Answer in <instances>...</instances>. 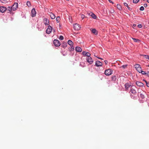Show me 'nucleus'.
Instances as JSON below:
<instances>
[{
  "mask_svg": "<svg viewBox=\"0 0 149 149\" xmlns=\"http://www.w3.org/2000/svg\"><path fill=\"white\" fill-rule=\"evenodd\" d=\"M82 54L84 56H87V57L90 56L91 55V54L89 52L85 51H83L82 52Z\"/></svg>",
  "mask_w": 149,
  "mask_h": 149,
  "instance_id": "423d86ee",
  "label": "nucleus"
},
{
  "mask_svg": "<svg viewBox=\"0 0 149 149\" xmlns=\"http://www.w3.org/2000/svg\"><path fill=\"white\" fill-rule=\"evenodd\" d=\"M148 66L149 67V65H148Z\"/></svg>",
  "mask_w": 149,
  "mask_h": 149,
  "instance_id": "864d4df0",
  "label": "nucleus"
},
{
  "mask_svg": "<svg viewBox=\"0 0 149 149\" xmlns=\"http://www.w3.org/2000/svg\"><path fill=\"white\" fill-rule=\"evenodd\" d=\"M73 27L74 29L76 30H79L81 28L80 25L77 23L73 24Z\"/></svg>",
  "mask_w": 149,
  "mask_h": 149,
  "instance_id": "7ed1b4c3",
  "label": "nucleus"
},
{
  "mask_svg": "<svg viewBox=\"0 0 149 149\" xmlns=\"http://www.w3.org/2000/svg\"><path fill=\"white\" fill-rule=\"evenodd\" d=\"M71 49L72 50V49H74V47L73 46V45H72L71 46Z\"/></svg>",
  "mask_w": 149,
  "mask_h": 149,
  "instance_id": "a19ab883",
  "label": "nucleus"
},
{
  "mask_svg": "<svg viewBox=\"0 0 149 149\" xmlns=\"http://www.w3.org/2000/svg\"><path fill=\"white\" fill-rule=\"evenodd\" d=\"M108 1L110 3H112L113 4V3L112 1H111V0H108Z\"/></svg>",
  "mask_w": 149,
  "mask_h": 149,
  "instance_id": "de8ad7c7",
  "label": "nucleus"
},
{
  "mask_svg": "<svg viewBox=\"0 0 149 149\" xmlns=\"http://www.w3.org/2000/svg\"><path fill=\"white\" fill-rule=\"evenodd\" d=\"M53 42L54 45L56 47L59 46L61 45L60 41L57 40H54Z\"/></svg>",
  "mask_w": 149,
  "mask_h": 149,
  "instance_id": "39448f33",
  "label": "nucleus"
},
{
  "mask_svg": "<svg viewBox=\"0 0 149 149\" xmlns=\"http://www.w3.org/2000/svg\"><path fill=\"white\" fill-rule=\"evenodd\" d=\"M116 77L115 76H113L112 77V80H113L114 81H115L116 79Z\"/></svg>",
  "mask_w": 149,
  "mask_h": 149,
  "instance_id": "f704fd0d",
  "label": "nucleus"
},
{
  "mask_svg": "<svg viewBox=\"0 0 149 149\" xmlns=\"http://www.w3.org/2000/svg\"><path fill=\"white\" fill-rule=\"evenodd\" d=\"M144 57L146 59H148L149 58V56L148 55H143Z\"/></svg>",
  "mask_w": 149,
  "mask_h": 149,
  "instance_id": "72a5a7b5",
  "label": "nucleus"
},
{
  "mask_svg": "<svg viewBox=\"0 0 149 149\" xmlns=\"http://www.w3.org/2000/svg\"><path fill=\"white\" fill-rule=\"evenodd\" d=\"M52 30V27L50 26L48 27V28L46 30V33L47 34H50L51 33Z\"/></svg>",
  "mask_w": 149,
  "mask_h": 149,
  "instance_id": "6e6552de",
  "label": "nucleus"
},
{
  "mask_svg": "<svg viewBox=\"0 0 149 149\" xmlns=\"http://www.w3.org/2000/svg\"><path fill=\"white\" fill-rule=\"evenodd\" d=\"M124 6H127V7L128 6V4H127V3H125V2L124 3Z\"/></svg>",
  "mask_w": 149,
  "mask_h": 149,
  "instance_id": "58836bf2",
  "label": "nucleus"
},
{
  "mask_svg": "<svg viewBox=\"0 0 149 149\" xmlns=\"http://www.w3.org/2000/svg\"><path fill=\"white\" fill-rule=\"evenodd\" d=\"M85 16L84 15H81V18L82 19H84L85 18Z\"/></svg>",
  "mask_w": 149,
  "mask_h": 149,
  "instance_id": "37998d69",
  "label": "nucleus"
},
{
  "mask_svg": "<svg viewBox=\"0 0 149 149\" xmlns=\"http://www.w3.org/2000/svg\"><path fill=\"white\" fill-rule=\"evenodd\" d=\"M50 16L51 18L52 19H54L55 18V15L53 13H51L50 14Z\"/></svg>",
  "mask_w": 149,
  "mask_h": 149,
  "instance_id": "a211bd4d",
  "label": "nucleus"
},
{
  "mask_svg": "<svg viewBox=\"0 0 149 149\" xmlns=\"http://www.w3.org/2000/svg\"><path fill=\"white\" fill-rule=\"evenodd\" d=\"M136 70H137V71L139 73H140L141 72L142 70V69H141V67H140V68H138L137 69H136Z\"/></svg>",
  "mask_w": 149,
  "mask_h": 149,
  "instance_id": "b1692460",
  "label": "nucleus"
},
{
  "mask_svg": "<svg viewBox=\"0 0 149 149\" xmlns=\"http://www.w3.org/2000/svg\"><path fill=\"white\" fill-rule=\"evenodd\" d=\"M137 26L139 28H141L142 27V25L141 24H138Z\"/></svg>",
  "mask_w": 149,
  "mask_h": 149,
  "instance_id": "ea45409f",
  "label": "nucleus"
},
{
  "mask_svg": "<svg viewBox=\"0 0 149 149\" xmlns=\"http://www.w3.org/2000/svg\"><path fill=\"white\" fill-rule=\"evenodd\" d=\"M135 68L136 69H137L140 68L141 66L139 64H136L134 65Z\"/></svg>",
  "mask_w": 149,
  "mask_h": 149,
  "instance_id": "aec40b11",
  "label": "nucleus"
},
{
  "mask_svg": "<svg viewBox=\"0 0 149 149\" xmlns=\"http://www.w3.org/2000/svg\"><path fill=\"white\" fill-rule=\"evenodd\" d=\"M36 12L35 9L34 8H33L31 11V16L32 17H34L36 16Z\"/></svg>",
  "mask_w": 149,
  "mask_h": 149,
  "instance_id": "9d476101",
  "label": "nucleus"
},
{
  "mask_svg": "<svg viewBox=\"0 0 149 149\" xmlns=\"http://www.w3.org/2000/svg\"><path fill=\"white\" fill-rule=\"evenodd\" d=\"M94 56H95V57H97V56H96V55H94Z\"/></svg>",
  "mask_w": 149,
  "mask_h": 149,
  "instance_id": "603ef678",
  "label": "nucleus"
},
{
  "mask_svg": "<svg viewBox=\"0 0 149 149\" xmlns=\"http://www.w3.org/2000/svg\"><path fill=\"white\" fill-rule=\"evenodd\" d=\"M136 84L137 86L140 87H143L144 85L143 83L139 81H136Z\"/></svg>",
  "mask_w": 149,
  "mask_h": 149,
  "instance_id": "f8f14e48",
  "label": "nucleus"
},
{
  "mask_svg": "<svg viewBox=\"0 0 149 149\" xmlns=\"http://www.w3.org/2000/svg\"><path fill=\"white\" fill-rule=\"evenodd\" d=\"M146 75L148 77H149V72L147 71V72H146Z\"/></svg>",
  "mask_w": 149,
  "mask_h": 149,
  "instance_id": "79ce46f5",
  "label": "nucleus"
},
{
  "mask_svg": "<svg viewBox=\"0 0 149 149\" xmlns=\"http://www.w3.org/2000/svg\"><path fill=\"white\" fill-rule=\"evenodd\" d=\"M60 17L58 16L56 18V20L57 22L58 23L60 21Z\"/></svg>",
  "mask_w": 149,
  "mask_h": 149,
  "instance_id": "a878e982",
  "label": "nucleus"
},
{
  "mask_svg": "<svg viewBox=\"0 0 149 149\" xmlns=\"http://www.w3.org/2000/svg\"><path fill=\"white\" fill-rule=\"evenodd\" d=\"M81 48L79 47H77L75 48V50L76 52H81L82 51Z\"/></svg>",
  "mask_w": 149,
  "mask_h": 149,
  "instance_id": "2eb2a0df",
  "label": "nucleus"
},
{
  "mask_svg": "<svg viewBox=\"0 0 149 149\" xmlns=\"http://www.w3.org/2000/svg\"><path fill=\"white\" fill-rule=\"evenodd\" d=\"M95 65L97 67L101 66L102 65V63L100 61H97L95 62Z\"/></svg>",
  "mask_w": 149,
  "mask_h": 149,
  "instance_id": "9b49d317",
  "label": "nucleus"
},
{
  "mask_svg": "<svg viewBox=\"0 0 149 149\" xmlns=\"http://www.w3.org/2000/svg\"><path fill=\"white\" fill-rule=\"evenodd\" d=\"M139 1V0H133V3H137Z\"/></svg>",
  "mask_w": 149,
  "mask_h": 149,
  "instance_id": "c756f323",
  "label": "nucleus"
},
{
  "mask_svg": "<svg viewBox=\"0 0 149 149\" xmlns=\"http://www.w3.org/2000/svg\"><path fill=\"white\" fill-rule=\"evenodd\" d=\"M130 92L132 93V94L133 95H136V91L133 88L131 89Z\"/></svg>",
  "mask_w": 149,
  "mask_h": 149,
  "instance_id": "dca6fc26",
  "label": "nucleus"
},
{
  "mask_svg": "<svg viewBox=\"0 0 149 149\" xmlns=\"http://www.w3.org/2000/svg\"><path fill=\"white\" fill-rule=\"evenodd\" d=\"M62 46H63V47L64 48H65V47H66V46H67V43H64L63 44Z\"/></svg>",
  "mask_w": 149,
  "mask_h": 149,
  "instance_id": "7c9ffc66",
  "label": "nucleus"
},
{
  "mask_svg": "<svg viewBox=\"0 0 149 149\" xmlns=\"http://www.w3.org/2000/svg\"><path fill=\"white\" fill-rule=\"evenodd\" d=\"M133 26H135L136 24H133Z\"/></svg>",
  "mask_w": 149,
  "mask_h": 149,
  "instance_id": "3c124183",
  "label": "nucleus"
},
{
  "mask_svg": "<svg viewBox=\"0 0 149 149\" xmlns=\"http://www.w3.org/2000/svg\"><path fill=\"white\" fill-rule=\"evenodd\" d=\"M140 10L141 11H143L144 10V8L143 6H141L140 8Z\"/></svg>",
  "mask_w": 149,
  "mask_h": 149,
  "instance_id": "473e14b6",
  "label": "nucleus"
},
{
  "mask_svg": "<svg viewBox=\"0 0 149 149\" xmlns=\"http://www.w3.org/2000/svg\"><path fill=\"white\" fill-rule=\"evenodd\" d=\"M113 73V70L112 69H109L106 70L104 74L107 76H109L111 74Z\"/></svg>",
  "mask_w": 149,
  "mask_h": 149,
  "instance_id": "f03ea898",
  "label": "nucleus"
},
{
  "mask_svg": "<svg viewBox=\"0 0 149 149\" xmlns=\"http://www.w3.org/2000/svg\"><path fill=\"white\" fill-rule=\"evenodd\" d=\"M63 37L62 36H60L59 37V39L62 40L63 39Z\"/></svg>",
  "mask_w": 149,
  "mask_h": 149,
  "instance_id": "c9c22d12",
  "label": "nucleus"
},
{
  "mask_svg": "<svg viewBox=\"0 0 149 149\" xmlns=\"http://www.w3.org/2000/svg\"><path fill=\"white\" fill-rule=\"evenodd\" d=\"M68 44L70 46H71L72 45H73V43L70 40H68Z\"/></svg>",
  "mask_w": 149,
  "mask_h": 149,
  "instance_id": "4be33fe9",
  "label": "nucleus"
},
{
  "mask_svg": "<svg viewBox=\"0 0 149 149\" xmlns=\"http://www.w3.org/2000/svg\"><path fill=\"white\" fill-rule=\"evenodd\" d=\"M127 66V65H123L122 66V67L123 68H126Z\"/></svg>",
  "mask_w": 149,
  "mask_h": 149,
  "instance_id": "4c0bfd02",
  "label": "nucleus"
},
{
  "mask_svg": "<svg viewBox=\"0 0 149 149\" xmlns=\"http://www.w3.org/2000/svg\"><path fill=\"white\" fill-rule=\"evenodd\" d=\"M143 80L146 83V86L147 87H149V82H148L146 81V80Z\"/></svg>",
  "mask_w": 149,
  "mask_h": 149,
  "instance_id": "cd10ccee",
  "label": "nucleus"
},
{
  "mask_svg": "<svg viewBox=\"0 0 149 149\" xmlns=\"http://www.w3.org/2000/svg\"><path fill=\"white\" fill-rule=\"evenodd\" d=\"M141 74H145L146 75V72L143 71H142V70L141 72Z\"/></svg>",
  "mask_w": 149,
  "mask_h": 149,
  "instance_id": "2f4dec72",
  "label": "nucleus"
},
{
  "mask_svg": "<svg viewBox=\"0 0 149 149\" xmlns=\"http://www.w3.org/2000/svg\"><path fill=\"white\" fill-rule=\"evenodd\" d=\"M105 63L106 64H107L108 63V61H104Z\"/></svg>",
  "mask_w": 149,
  "mask_h": 149,
  "instance_id": "49530a36",
  "label": "nucleus"
},
{
  "mask_svg": "<svg viewBox=\"0 0 149 149\" xmlns=\"http://www.w3.org/2000/svg\"><path fill=\"white\" fill-rule=\"evenodd\" d=\"M132 38L134 42H140V40H139L138 39H137L133 38Z\"/></svg>",
  "mask_w": 149,
  "mask_h": 149,
  "instance_id": "5701e85b",
  "label": "nucleus"
},
{
  "mask_svg": "<svg viewBox=\"0 0 149 149\" xmlns=\"http://www.w3.org/2000/svg\"><path fill=\"white\" fill-rule=\"evenodd\" d=\"M88 15L91 16L94 19H95L96 18V17L95 14L92 12H90L88 13Z\"/></svg>",
  "mask_w": 149,
  "mask_h": 149,
  "instance_id": "ddd939ff",
  "label": "nucleus"
},
{
  "mask_svg": "<svg viewBox=\"0 0 149 149\" xmlns=\"http://www.w3.org/2000/svg\"><path fill=\"white\" fill-rule=\"evenodd\" d=\"M84 64L83 63H81L80 64V65L82 67H84Z\"/></svg>",
  "mask_w": 149,
  "mask_h": 149,
  "instance_id": "e433bc0d",
  "label": "nucleus"
},
{
  "mask_svg": "<svg viewBox=\"0 0 149 149\" xmlns=\"http://www.w3.org/2000/svg\"><path fill=\"white\" fill-rule=\"evenodd\" d=\"M26 4L29 7L31 5L30 2L29 1L27 2Z\"/></svg>",
  "mask_w": 149,
  "mask_h": 149,
  "instance_id": "bb28decb",
  "label": "nucleus"
},
{
  "mask_svg": "<svg viewBox=\"0 0 149 149\" xmlns=\"http://www.w3.org/2000/svg\"><path fill=\"white\" fill-rule=\"evenodd\" d=\"M127 7L129 10H131L132 9L129 6H128Z\"/></svg>",
  "mask_w": 149,
  "mask_h": 149,
  "instance_id": "c03bdc74",
  "label": "nucleus"
},
{
  "mask_svg": "<svg viewBox=\"0 0 149 149\" xmlns=\"http://www.w3.org/2000/svg\"><path fill=\"white\" fill-rule=\"evenodd\" d=\"M147 1L148 3H149V0H147Z\"/></svg>",
  "mask_w": 149,
  "mask_h": 149,
  "instance_id": "8fccbe9b",
  "label": "nucleus"
},
{
  "mask_svg": "<svg viewBox=\"0 0 149 149\" xmlns=\"http://www.w3.org/2000/svg\"><path fill=\"white\" fill-rule=\"evenodd\" d=\"M144 6L145 7H146L147 6V5L146 3H144Z\"/></svg>",
  "mask_w": 149,
  "mask_h": 149,
  "instance_id": "a18cd8bd",
  "label": "nucleus"
},
{
  "mask_svg": "<svg viewBox=\"0 0 149 149\" xmlns=\"http://www.w3.org/2000/svg\"><path fill=\"white\" fill-rule=\"evenodd\" d=\"M6 10L8 11V8L2 6L0 7V12L1 13L4 12Z\"/></svg>",
  "mask_w": 149,
  "mask_h": 149,
  "instance_id": "1a4fd4ad",
  "label": "nucleus"
},
{
  "mask_svg": "<svg viewBox=\"0 0 149 149\" xmlns=\"http://www.w3.org/2000/svg\"><path fill=\"white\" fill-rule=\"evenodd\" d=\"M1 2L3 3H6L7 1L6 0H1Z\"/></svg>",
  "mask_w": 149,
  "mask_h": 149,
  "instance_id": "c85d7f7f",
  "label": "nucleus"
},
{
  "mask_svg": "<svg viewBox=\"0 0 149 149\" xmlns=\"http://www.w3.org/2000/svg\"><path fill=\"white\" fill-rule=\"evenodd\" d=\"M87 61L90 64H91L93 63V61L91 57L89 56L87 57L86 58Z\"/></svg>",
  "mask_w": 149,
  "mask_h": 149,
  "instance_id": "20e7f679",
  "label": "nucleus"
},
{
  "mask_svg": "<svg viewBox=\"0 0 149 149\" xmlns=\"http://www.w3.org/2000/svg\"><path fill=\"white\" fill-rule=\"evenodd\" d=\"M117 8L119 10H122V7L121 5L119 4H118L117 5Z\"/></svg>",
  "mask_w": 149,
  "mask_h": 149,
  "instance_id": "412c9836",
  "label": "nucleus"
},
{
  "mask_svg": "<svg viewBox=\"0 0 149 149\" xmlns=\"http://www.w3.org/2000/svg\"><path fill=\"white\" fill-rule=\"evenodd\" d=\"M18 7V4L17 3H15L12 6H8V12L11 14H13L12 11L16 10Z\"/></svg>",
  "mask_w": 149,
  "mask_h": 149,
  "instance_id": "f257e3e1",
  "label": "nucleus"
},
{
  "mask_svg": "<svg viewBox=\"0 0 149 149\" xmlns=\"http://www.w3.org/2000/svg\"><path fill=\"white\" fill-rule=\"evenodd\" d=\"M130 96L131 98L135 100L137 99L138 95L137 94L133 95L131 94L130 95Z\"/></svg>",
  "mask_w": 149,
  "mask_h": 149,
  "instance_id": "4468645a",
  "label": "nucleus"
},
{
  "mask_svg": "<svg viewBox=\"0 0 149 149\" xmlns=\"http://www.w3.org/2000/svg\"><path fill=\"white\" fill-rule=\"evenodd\" d=\"M125 88L127 89H128L129 87H130L131 86V85L129 84H125Z\"/></svg>",
  "mask_w": 149,
  "mask_h": 149,
  "instance_id": "6ab92c4d",
  "label": "nucleus"
},
{
  "mask_svg": "<svg viewBox=\"0 0 149 149\" xmlns=\"http://www.w3.org/2000/svg\"><path fill=\"white\" fill-rule=\"evenodd\" d=\"M44 23L45 25H48L49 24V19L46 17H45L43 19Z\"/></svg>",
  "mask_w": 149,
  "mask_h": 149,
  "instance_id": "0eeeda50",
  "label": "nucleus"
},
{
  "mask_svg": "<svg viewBox=\"0 0 149 149\" xmlns=\"http://www.w3.org/2000/svg\"><path fill=\"white\" fill-rule=\"evenodd\" d=\"M91 31L94 34H95L96 35L97 34V30L94 29H92L91 30Z\"/></svg>",
  "mask_w": 149,
  "mask_h": 149,
  "instance_id": "f3484780",
  "label": "nucleus"
},
{
  "mask_svg": "<svg viewBox=\"0 0 149 149\" xmlns=\"http://www.w3.org/2000/svg\"><path fill=\"white\" fill-rule=\"evenodd\" d=\"M97 58H99V59H102V58H99V57H97Z\"/></svg>",
  "mask_w": 149,
  "mask_h": 149,
  "instance_id": "09e8293b",
  "label": "nucleus"
},
{
  "mask_svg": "<svg viewBox=\"0 0 149 149\" xmlns=\"http://www.w3.org/2000/svg\"><path fill=\"white\" fill-rule=\"evenodd\" d=\"M140 97L142 99H144L145 98L144 95L142 93H140Z\"/></svg>",
  "mask_w": 149,
  "mask_h": 149,
  "instance_id": "393cba45",
  "label": "nucleus"
}]
</instances>
